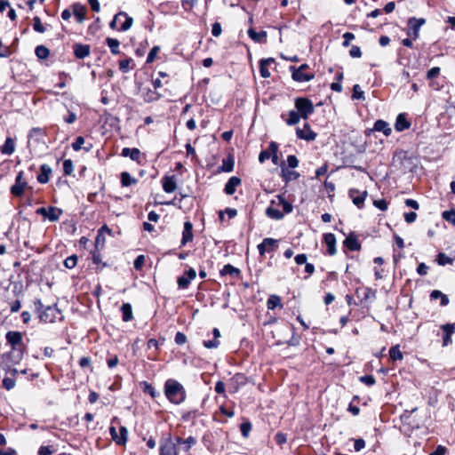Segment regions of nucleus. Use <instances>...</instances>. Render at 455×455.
Here are the masks:
<instances>
[{"instance_id":"58836bf2","label":"nucleus","mask_w":455,"mask_h":455,"mask_svg":"<svg viewBox=\"0 0 455 455\" xmlns=\"http://www.w3.org/2000/svg\"><path fill=\"white\" fill-rule=\"evenodd\" d=\"M122 19H124V21L121 23L120 28L118 30L120 31H127L131 28L133 23V19L127 15L126 12H124V16H122Z\"/></svg>"},{"instance_id":"a18cd8bd","label":"nucleus","mask_w":455,"mask_h":455,"mask_svg":"<svg viewBox=\"0 0 455 455\" xmlns=\"http://www.w3.org/2000/svg\"><path fill=\"white\" fill-rule=\"evenodd\" d=\"M33 28L38 33H44L45 31V28L42 24L40 18L37 16L33 18Z\"/></svg>"},{"instance_id":"c85d7f7f","label":"nucleus","mask_w":455,"mask_h":455,"mask_svg":"<svg viewBox=\"0 0 455 455\" xmlns=\"http://www.w3.org/2000/svg\"><path fill=\"white\" fill-rule=\"evenodd\" d=\"M14 150H15L14 140L12 138L8 137L5 140V142H4V146L1 148V152L4 155L11 156V155L13 154Z\"/></svg>"},{"instance_id":"79ce46f5","label":"nucleus","mask_w":455,"mask_h":455,"mask_svg":"<svg viewBox=\"0 0 455 455\" xmlns=\"http://www.w3.org/2000/svg\"><path fill=\"white\" fill-rule=\"evenodd\" d=\"M389 355L394 361L403 359V354L400 351L399 345L393 346L389 350Z\"/></svg>"},{"instance_id":"2eb2a0df","label":"nucleus","mask_w":455,"mask_h":455,"mask_svg":"<svg viewBox=\"0 0 455 455\" xmlns=\"http://www.w3.org/2000/svg\"><path fill=\"white\" fill-rule=\"evenodd\" d=\"M5 338L12 346V350H15L16 346L20 345L22 342V334L20 331H10L6 333Z\"/></svg>"},{"instance_id":"9d476101","label":"nucleus","mask_w":455,"mask_h":455,"mask_svg":"<svg viewBox=\"0 0 455 455\" xmlns=\"http://www.w3.org/2000/svg\"><path fill=\"white\" fill-rule=\"evenodd\" d=\"M425 23L424 19H416V18H411L408 20V32L407 34L413 37V39L418 38L419 32L421 28V26Z\"/></svg>"},{"instance_id":"f257e3e1","label":"nucleus","mask_w":455,"mask_h":455,"mask_svg":"<svg viewBox=\"0 0 455 455\" xmlns=\"http://www.w3.org/2000/svg\"><path fill=\"white\" fill-rule=\"evenodd\" d=\"M164 392L168 401L176 405L182 403L187 398L185 387L174 379H168L165 381Z\"/></svg>"},{"instance_id":"39448f33","label":"nucleus","mask_w":455,"mask_h":455,"mask_svg":"<svg viewBox=\"0 0 455 455\" xmlns=\"http://www.w3.org/2000/svg\"><path fill=\"white\" fill-rule=\"evenodd\" d=\"M36 214L48 219L50 221H57L62 214V210L54 206L40 207L36 211Z\"/></svg>"},{"instance_id":"c756f323","label":"nucleus","mask_w":455,"mask_h":455,"mask_svg":"<svg viewBox=\"0 0 455 455\" xmlns=\"http://www.w3.org/2000/svg\"><path fill=\"white\" fill-rule=\"evenodd\" d=\"M344 245L351 251H358L361 247L360 243L357 241L356 236H355L353 235H348L345 239Z\"/></svg>"},{"instance_id":"6e6d98bb","label":"nucleus","mask_w":455,"mask_h":455,"mask_svg":"<svg viewBox=\"0 0 455 455\" xmlns=\"http://www.w3.org/2000/svg\"><path fill=\"white\" fill-rule=\"evenodd\" d=\"M84 144V139L82 136L77 137L75 141L72 143V148L75 151H78L82 148L83 145Z\"/></svg>"},{"instance_id":"8fccbe9b","label":"nucleus","mask_w":455,"mask_h":455,"mask_svg":"<svg viewBox=\"0 0 455 455\" xmlns=\"http://www.w3.org/2000/svg\"><path fill=\"white\" fill-rule=\"evenodd\" d=\"M76 262H77V257L76 255H72V256L68 257L64 260V266L67 268L71 269L76 265Z\"/></svg>"},{"instance_id":"f704fd0d","label":"nucleus","mask_w":455,"mask_h":455,"mask_svg":"<svg viewBox=\"0 0 455 455\" xmlns=\"http://www.w3.org/2000/svg\"><path fill=\"white\" fill-rule=\"evenodd\" d=\"M121 183L123 187H128L137 183V180L131 176L127 172L121 173Z\"/></svg>"},{"instance_id":"0eeeda50","label":"nucleus","mask_w":455,"mask_h":455,"mask_svg":"<svg viewBox=\"0 0 455 455\" xmlns=\"http://www.w3.org/2000/svg\"><path fill=\"white\" fill-rule=\"evenodd\" d=\"M23 172L17 174L15 183L11 188V193L15 196H21L28 187V182L23 179Z\"/></svg>"},{"instance_id":"338daca9","label":"nucleus","mask_w":455,"mask_h":455,"mask_svg":"<svg viewBox=\"0 0 455 455\" xmlns=\"http://www.w3.org/2000/svg\"><path fill=\"white\" fill-rule=\"evenodd\" d=\"M349 55L352 58H360L362 56V52L360 47L356 45H353L349 51Z\"/></svg>"},{"instance_id":"69168bd1","label":"nucleus","mask_w":455,"mask_h":455,"mask_svg":"<svg viewBox=\"0 0 455 455\" xmlns=\"http://www.w3.org/2000/svg\"><path fill=\"white\" fill-rule=\"evenodd\" d=\"M221 32H222L221 25L219 22H215L214 24H212V34L213 36H215V37L220 36L221 35Z\"/></svg>"},{"instance_id":"4d7b16f0","label":"nucleus","mask_w":455,"mask_h":455,"mask_svg":"<svg viewBox=\"0 0 455 455\" xmlns=\"http://www.w3.org/2000/svg\"><path fill=\"white\" fill-rule=\"evenodd\" d=\"M360 381L367 386H372L376 382L375 378L372 375L362 376L360 377Z\"/></svg>"},{"instance_id":"b1692460","label":"nucleus","mask_w":455,"mask_h":455,"mask_svg":"<svg viewBox=\"0 0 455 455\" xmlns=\"http://www.w3.org/2000/svg\"><path fill=\"white\" fill-rule=\"evenodd\" d=\"M52 169L47 164L41 165L40 173L37 176V181L41 184H45L49 181Z\"/></svg>"},{"instance_id":"09e8293b","label":"nucleus","mask_w":455,"mask_h":455,"mask_svg":"<svg viewBox=\"0 0 455 455\" xmlns=\"http://www.w3.org/2000/svg\"><path fill=\"white\" fill-rule=\"evenodd\" d=\"M443 218L452 224L455 225V211L450 210V211H444L443 212Z\"/></svg>"},{"instance_id":"c03bdc74","label":"nucleus","mask_w":455,"mask_h":455,"mask_svg":"<svg viewBox=\"0 0 455 455\" xmlns=\"http://www.w3.org/2000/svg\"><path fill=\"white\" fill-rule=\"evenodd\" d=\"M234 168V160L232 157L224 159L221 166V170L226 172H232Z\"/></svg>"},{"instance_id":"72a5a7b5","label":"nucleus","mask_w":455,"mask_h":455,"mask_svg":"<svg viewBox=\"0 0 455 455\" xmlns=\"http://www.w3.org/2000/svg\"><path fill=\"white\" fill-rule=\"evenodd\" d=\"M106 43H107L108 46L110 48L112 54L116 55L120 52H119L120 43L117 39L108 37L106 39Z\"/></svg>"},{"instance_id":"49530a36","label":"nucleus","mask_w":455,"mask_h":455,"mask_svg":"<svg viewBox=\"0 0 455 455\" xmlns=\"http://www.w3.org/2000/svg\"><path fill=\"white\" fill-rule=\"evenodd\" d=\"M353 99L364 100V92L362 91L359 84H355L353 87Z\"/></svg>"},{"instance_id":"4be33fe9","label":"nucleus","mask_w":455,"mask_h":455,"mask_svg":"<svg viewBox=\"0 0 455 455\" xmlns=\"http://www.w3.org/2000/svg\"><path fill=\"white\" fill-rule=\"evenodd\" d=\"M74 53L77 59H84L90 54V46L87 44H76Z\"/></svg>"},{"instance_id":"4468645a","label":"nucleus","mask_w":455,"mask_h":455,"mask_svg":"<svg viewBox=\"0 0 455 455\" xmlns=\"http://www.w3.org/2000/svg\"><path fill=\"white\" fill-rule=\"evenodd\" d=\"M349 196L358 208H362L367 196V191L364 190L361 192L355 188H352L349 190Z\"/></svg>"},{"instance_id":"473e14b6","label":"nucleus","mask_w":455,"mask_h":455,"mask_svg":"<svg viewBox=\"0 0 455 455\" xmlns=\"http://www.w3.org/2000/svg\"><path fill=\"white\" fill-rule=\"evenodd\" d=\"M274 62V59H267V60H261L259 63V72L260 76L264 78H267L270 76V72L268 71L267 68L266 67L267 64Z\"/></svg>"},{"instance_id":"9b49d317","label":"nucleus","mask_w":455,"mask_h":455,"mask_svg":"<svg viewBox=\"0 0 455 455\" xmlns=\"http://www.w3.org/2000/svg\"><path fill=\"white\" fill-rule=\"evenodd\" d=\"M160 455H178L176 445L171 438L161 442Z\"/></svg>"},{"instance_id":"a878e982","label":"nucleus","mask_w":455,"mask_h":455,"mask_svg":"<svg viewBox=\"0 0 455 455\" xmlns=\"http://www.w3.org/2000/svg\"><path fill=\"white\" fill-rule=\"evenodd\" d=\"M248 36L256 43H265L267 38V32L264 30L257 32L253 28H249Z\"/></svg>"},{"instance_id":"423d86ee","label":"nucleus","mask_w":455,"mask_h":455,"mask_svg":"<svg viewBox=\"0 0 455 455\" xmlns=\"http://www.w3.org/2000/svg\"><path fill=\"white\" fill-rule=\"evenodd\" d=\"M307 64H303L299 66L298 68L294 67H291V70L292 71V79L296 82H308L314 78L313 74L305 73V70L307 68Z\"/></svg>"},{"instance_id":"dca6fc26","label":"nucleus","mask_w":455,"mask_h":455,"mask_svg":"<svg viewBox=\"0 0 455 455\" xmlns=\"http://www.w3.org/2000/svg\"><path fill=\"white\" fill-rule=\"evenodd\" d=\"M193 237V225L190 221H186L184 223V229L182 232L181 245L184 246L188 242H191Z\"/></svg>"},{"instance_id":"7c9ffc66","label":"nucleus","mask_w":455,"mask_h":455,"mask_svg":"<svg viewBox=\"0 0 455 455\" xmlns=\"http://www.w3.org/2000/svg\"><path fill=\"white\" fill-rule=\"evenodd\" d=\"M122 318L124 322H129L133 318L132 308L129 303H124L121 307Z\"/></svg>"},{"instance_id":"6ab92c4d","label":"nucleus","mask_w":455,"mask_h":455,"mask_svg":"<svg viewBox=\"0 0 455 455\" xmlns=\"http://www.w3.org/2000/svg\"><path fill=\"white\" fill-rule=\"evenodd\" d=\"M240 184H241L240 178H238L236 176H233V177L229 178V180H228V182L225 185V188H224L225 193L228 196L233 195L235 192L236 188Z\"/></svg>"},{"instance_id":"6e6552de","label":"nucleus","mask_w":455,"mask_h":455,"mask_svg":"<svg viewBox=\"0 0 455 455\" xmlns=\"http://www.w3.org/2000/svg\"><path fill=\"white\" fill-rule=\"evenodd\" d=\"M119 432H121V436H118V433L115 427L111 426L109 427V433L113 441L118 445H125L128 439V430L125 427L121 426Z\"/></svg>"},{"instance_id":"4c0bfd02","label":"nucleus","mask_w":455,"mask_h":455,"mask_svg":"<svg viewBox=\"0 0 455 455\" xmlns=\"http://www.w3.org/2000/svg\"><path fill=\"white\" fill-rule=\"evenodd\" d=\"M267 306L270 310H273L277 307H282L280 297L277 295H271L267 299Z\"/></svg>"},{"instance_id":"3c124183","label":"nucleus","mask_w":455,"mask_h":455,"mask_svg":"<svg viewBox=\"0 0 455 455\" xmlns=\"http://www.w3.org/2000/svg\"><path fill=\"white\" fill-rule=\"evenodd\" d=\"M159 51H160V47L159 46H154L150 50L149 53L148 54L147 63H148V64L152 63L155 60V59H156V55H157Z\"/></svg>"},{"instance_id":"f3484780","label":"nucleus","mask_w":455,"mask_h":455,"mask_svg":"<svg viewBox=\"0 0 455 455\" xmlns=\"http://www.w3.org/2000/svg\"><path fill=\"white\" fill-rule=\"evenodd\" d=\"M411 127L410 121L407 120L406 114L400 113L395 120V129L397 132H403L404 130H407Z\"/></svg>"},{"instance_id":"5fc2aeb1","label":"nucleus","mask_w":455,"mask_h":455,"mask_svg":"<svg viewBox=\"0 0 455 455\" xmlns=\"http://www.w3.org/2000/svg\"><path fill=\"white\" fill-rule=\"evenodd\" d=\"M179 442H181V443L184 445V449L188 451L196 443V441L193 436H189L183 441L179 439Z\"/></svg>"},{"instance_id":"bb28decb","label":"nucleus","mask_w":455,"mask_h":455,"mask_svg":"<svg viewBox=\"0 0 455 455\" xmlns=\"http://www.w3.org/2000/svg\"><path fill=\"white\" fill-rule=\"evenodd\" d=\"M373 129L376 132H383L386 136H389L392 132V129L389 124L384 120H377L374 124Z\"/></svg>"},{"instance_id":"aec40b11","label":"nucleus","mask_w":455,"mask_h":455,"mask_svg":"<svg viewBox=\"0 0 455 455\" xmlns=\"http://www.w3.org/2000/svg\"><path fill=\"white\" fill-rule=\"evenodd\" d=\"M75 18L79 23H83L85 20L86 8L84 5L76 3L72 5Z\"/></svg>"},{"instance_id":"0e129e2a","label":"nucleus","mask_w":455,"mask_h":455,"mask_svg":"<svg viewBox=\"0 0 455 455\" xmlns=\"http://www.w3.org/2000/svg\"><path fill=\"white\" fill-rule=\"evenodd\" d=\"M175 342L178 345H183L187 342V336L180 331H178L175 335Z\"/></svg>"},{"instance_id":"a19ab883","label":"nucleus","mask_w":455,"mask_h":455,"mask_svg":"<svg viewBox=\"0 0 455 455\" xmlns=\"http://www.w3.org/2000/svg\"><path fill=\"white\" fill-rule=\"evenodd\" d=\"M300 118L301 116L297 111L291 110L288 114V119L286 120V124L288 125H295L299 122Z\"/></svg>"},{"instance_id":"13d9d810","label":"nucleus","mask_w":455,"mask_h":455,"mask_svg":"<svg viewBox=\"0 0 455 455\" xmlns=\"http://www.w3.org/2000/svg\"><path fill=\"white\" fill-rule=\"evenodd\" d=\"M144 263H145V256L144 255H139L135 259V260L133 262V266H134L135 269L140 270L144 266Z\"/></svg>"},{"instance_id":"864d4df0","label":"nucleus","mask_w":455,"mask_h":455,"mask_svg":"<svg viewBox=\"0 0 455 455\" xmlns=\"http://www.w3.org/2000/svg\"><path fill=\"white\" fill-rule=\"evenodd\" d=\"M74 170L73 163L70 159L63 162V171L66 175H70Z\"/></svg>"},{"instance_id":"2f4dec72","label":"nucleus","mask_w":455,"mask_h":455,"mask_svg":"<svg viewBox=\"0 0 455 455\" xmlns=\"http://www.w3.org/2000/svg\"><path fill=\"white\" fill-rule=\"evenodd\" d=\"M430 298H431V299H434V300L441 299L440 304L443 307L448 305V303H449V299H448L447 295L443 294L441 291H438V290L432 291V292L430 294Z\"/></svg>"},{"instance_id":"c9c22d12","label":"nucleus","mask_w":455,"mask_h":455,"mask_svg":"<svg viewBox=\"0 0 455 455\" xmlns=\"http://www.w3.org/2000/svg\"><path fill=\"white\" fill-rule=\"evenodd\" d=\"M240 274V270L230 264H227L220 270L221 275H238Z\"/></svg>"},{"instance_id":"e433bc0d","label":"nucleus","mask_w":455,"mask_h":455,"mask_svg":"<svg viewBox=\"0 0 455 455\" xmlns=\"http://www.w3.org/2000/svg\"><path fill=\"white\" fill-rule=\"evenodd\" d=\"M36 56L40 60H45L50 55V51L44 45H38L35 49Z\"/></svg>"},{"instance_id":"f8f14e48","label":"nucleus","mask_w":455,"mask_h":455,"mask_svg":"<svg viewBox=\"0 0 455 455\" xmlns=\"http://www.w3.org/2000/svg\"><path fill=\"white\" fill-rule=\"evenodd\" d=\"M277 240L273 238H265L259 245L258 250L260 255L266 252L274 251L277 247Z\"/></svg>"},{"instance_id":"bf43d9fd","label":"nucleus","mask_w":455,"mask_h":455,"mask_svg":"<svg viewBox=\"0 0 455 455\" xmlns=\"http://www.w3.org/2000/svg\"><path fill=\"white\" fill-rule=\"evenodd\" d=\"M343 38H344V41L342 43V45L344 47H347V46L350 45L351 41L355 39V35L353 33H350V32H346L343 35Z\"/></svg>"},{"instance_id":"37998d69","label":"nucleus","mask_w":455,"mask_h":455,"mask_svg":"<svg viewBox=\"0 0 455 455\" xmlns=\"http://www.w3.org/2000/svg\"><path fill=\"white\" fill-rule=\"evenodd\" d=\"M436 262L440 266H445L447 264H451L453 262V259L447 256L445 253L440 252L437 255Z\"/></svg>"},{"instance_id":"ea45409f","label":"nucleus","mask_w":455,"mask_h":455,"mask_svg":"<svg viewBox=\"0 0 455 455\" xmlns=\"http://www.w3.org/2000/svg\"><path fill=\"white\" fill-rule=\"evenodd\" d=\"M141 386L143 391L148 394L152 398H156L159 395V393L155 389V387L147 381L142 382Z\"/></svg>"},{"instance_id":"e2e57ef3","label":"nucleus","mask_w":455,"mask_h":455,"mask_svg":"<svg viewBox=\"0 0 455 455\" xmlns=\"http://www.w3.org/2000/svg\"><path fill=\"white\" fill-rule=\"evenodd\" d=\"M287 164L289 168L294 169L299 165V160L295 156H288Z\"/></svg>"},{"instance_id":"ddd939ff","label":"nucleus","mask_w":455,"mask_h":455,"mask_svg":"<svg viewBox=\"0 0 455 455\" xmlns=\"http://www.w3.org/2000/svg\"><path fill=\"white\" fill-rule=\"evenodd\" d=\"M296 134L299 139L307 141H312L316 138V133L310 129L307 124H306L302 129L297 128Z\"/></svg>"},{"instance_id":"20e7f679","label":"nucleus","mask_w":455,"mask_h":455,"mask_svg":"<svg viewBox=\"0 0 455 455\" xmlns=\"http://www.w3.org/2000/svg\"><path fill=\"white\" fill-rule=\"evenodd\" d=\"M39 318L44 323H54L57 319L61 318V312L54 306H47L39 315Z\"/></svg>"},{"instance_id":"393cba45","label":"nucleus","mask_w":455,"mask_h":455,"mask_svg":"<svg viewBox=\"0 0 455 455\" xmlns=\"http://www.w3.org/2000/svg\"><path fill=\"white\" fill-rule=\"evenodd\" d=\"M121 156L130 157L133 161L140 162L141 154L138 148H124L122 149Z\"/></svg>"},{"instance_id":"680f3d73","label":"nucleus","mask_w":455,"mask_h":455,"mask_svg":"<svg viewBox=\"0 0 455 455\" xmlns=\"http://www.w3.org/2000/svg\"><path fill=\"white\" fill-rule=\"evenodd\" d=\"M122 16H124V12H118L117 14H116L114 16V19L109 23V27L112 29L116 28V24H117L118 21H120L122 20Z\"/></svg>"},{"instance_id":"cd10ccee","label":"nucleus","mask_w":455,"mask_h":455,"mask_svg":"<svg viewBox=\"0 0 455 455\" xmlns=\"http://www.w3.org/2000/svg\"><path fill=\"white\" fill-rule=\"evenodd\" d=\"M299 177V172L290 170L287 167H282V178L285 183L295 180Z\"/></svg>"},{"instance_id":"412c9836","label":"nucleus","mask_w":455,"mask_h":455,"mask_svg":"<svg viewBox=\"0 0 455 455\" xmlns=\"http://www.w3.org/2000/svg\"><path fill=\"white\" fill-rule=\"evenodd\" d=\"M163 189L166 193H172L177 188V182L175 176H165L163 179Z\"/></svg>"},{"instance_id":"603ef678","label":"nucleus","mask_w":455,"mask_h":455,"mask_svg":"<svg viewBox=\"0 0 455 455\" xmlns=\"http://www.w3.org/2000/svg\"><path fill=\"white\" fill-rule=\"evenodd\" d=\"M3 387L7 389L11 390L15 387V380L12 377H6L3 379Z\"/></svg>"},{"instance_id":"5701e85b","label":"nucleus","mask_w":455,"mask_h":455,"mask_svg":"<svg viewBox=\"0 0 455 455\" xmlns=\"http://www.w3.org/2000/svg\"><path fill=\"white\" fill-rule=\"evenodd\" d=\"M324 243L328 248V253L330 255H334L336 253V237L333 234L328 233L324 235L323 237Z\"/></svg>"},{"instance_id":"052dcab7","label":"nucleus","mask_w":455,"mask_h":455,"mask_svg":"<svg viewBox=\"0 0 455 455\" xmlns=\"http://www.w3.org/2000/svg\"><path fill=\"white\" fill-rule=\"evenodd\" d=\"M130 62H131V60H129V59H125V60L119 61L120 71H122L123 73L128 72L130 69Z\"/></svg>"},{"instance_id":"1a4fd4ad","label":"nucleus","mask_w":455,"mask_h":455,"mask_svg":"<svg viewBox=\"0 0 455 455\" xmlns=\"http://www.w3.org/2000/svg\"><path fill=\"white\" fill-rule=\"evenodd\" d=\"M196 276V272L194 268L190 267L188 270L185 272V274L181 276H179L177 279V284L180 289L185 290L187 289L191 281H193Z\"/></svg>"},{"instance_id":"a211bd4d","label":"nucleus","mask_w":455,"mask_h":455,"mask_svg":"<svg viewBox=\"0 0 455 455\" xmlns=\"http://www.w3.org/2000/svg\"><path fill=\"white\" fill-rule=\"evenodd\" d=\"M443 331V346L446 347L451 342V336L455 332V326L451 323H446L441 326Z\"/></svg>"},{"instance_id":"f03ea898","label":"nucleus","mask_w":455,"mask_h":455,"mask_svg":"<svg viewBox=\"0 0 455 455\" xmlns=\"http://www.w3.org/2000/svg\"><path fill=\"white\" fill-rule=\"evenodd\" d=\"M292 210V205L283 196H277L276 200H272L267 208L266 214L270 219L278 220L283 218L284 213L288 214Z\"/></svg>"},{"instance_id":"de8ad7c7","label":"nucleus","mask_w":455,"mask_h":455,"mask_svg":"<svg viewBox=\"0 0 455 455\" xmlns=\"http://www.w3.org/2000/svg\"><path fill=\"white\" fill-rule=\"evenodd\" d=\"M44 135V131L41 128H33L29 131L28 133V142L31 139L34 137L36 138V140H39Z\"/></svg>"},{"instance_id":"7ed1b4c3","label":"nucleus","mask_w":455,"mask_h":455,"mask_svg":"<svg viewBox=\"0 0 455 455\" xmlns=\"http://www.w3.org/2000/svg\"><path fill=\"white\" fill-rule=\"evenodd\" d=\"M296 111L300 115L301 118L307 119L308 116L314 113L315 107L313 102L307 98H297L295 99Z\"/></svg>"},{"instance_id":"774afa93","label":"nucleus","mask_w":455,"mask_h":455,"mask_svg":"<svg viewBox=\"0 0 455 455\" xmlns=\"http://www.w3.org/2000/svg\"><path fill=\"white\" fill-rule=\"evenodd\" d=\"M417 219V213L414 212H405L404 213V220L411 224L413 223Z\"/></svg>"}]
</instances>
